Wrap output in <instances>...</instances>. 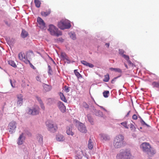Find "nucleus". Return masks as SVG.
<instances>
[{
    "label": "nucleus",
    "instance_id": "nucleus-1",
    "mask_svg": "<svg viewBox=\"0 0 159 159\" xmlns=\"http://www.w3.org/2000/svg\"><path fill=\"white\" fill-rule=\"evenodd\" d=\"M116 159H132L133 156L129 149H125L120 150L117 154Z\"/></svg>",
    "mask_w": 159,
    "mask_h": 159
},
{
    "label": "nucleus",
    "instance_id": "nucleus-2",
    "mask_svg": "<svg viewBox=\"0 0 159 159\" xmlns=\"http://www.w3.org/2000/svg\"><path fill=\"white\" fill-rule=\"evenodd\" d=\"M125 143L124 136L122 134H119L115 137L113 145L115 148H120L124 146Z\"/></svg>",
    "mask_w": 159,
    "mask_h": 159
},
{
    "label": "nucleus",
    "instance_id": "nucleus-3",
    "mask_svg": "<svg viewBox=\"0 0 159 159\" xmlns=\"http://www.w3.org/2000/svg\"><path fill=\"white\" fill-rule=\"evenodd\" d=\"M140 147L143 151L149 156H152L155 153V150L148 143H143L140 145Z\"/></svg>",
    "mask_w": 159,
    "mask_h": 159
},
{
    "label": "nucleus",
    "instance_id": "nucleus-4",
    "mask_svg": "<svg viewBox=\"0 0 159 159\" xmlns=\"http://www.w3.org/2000/svg\"><path fill=\"white\" fill-rule=\"evenodd\" d=\"M48 31L51 35L58 37L62 35L61 32L56 26L52 24H50L48 26Z\"/></svg>",
    "mask_w": 159,
    "mask_h": 159
},
{
    "label": "nucleus",
    "instance_id": "nucleus-5",
    "mask_svg": "<svg viewBox=\"0 0 159 159\" xmlns=\"http://www.w3.org/2000/svg\"><path fill=\"white\" fill-rule=\"evenodd\" d=\"M57 26L60 29L63 30L70 28L71 25L69 20L63 19L58 22Z\"/></svg>",
    "mask_w": 159,
    "mask_h": 159
},
{
    "label": "nucleus",
    "instance_id": "nucleus-6",
    "mask_svg": "<svg viewBox=\"0 0 159 159\" xmlns=\"http://www.w3.org/2000/svg\"><path fill=\"white\" fill-rule=\"evenodd\" d=\"M46 125L48 130L51 132H55L57 129V125L51 120H47Z\"/></svg>",
    "mask_w": 159,
    "mask_h": 159
},
{
    "label": "nucleus",
    "instance_id": "nucleus-7",
    "mask_svg": "<svg viewBox=\"0 0 159 159\" xmlns=\"http://www.w3.org/2000/svg\"><path fill=\"white\" fill-rule=\"evenodd\" d=\"M31 54H32V52H31L30 53ZM30 53H28L27 54V56H25V54L22 52H20L18 54V57L19 59L23 61H24L25 63L26 64H28V63H30V61L29 60V57L28 56L30 55Z\"/></svg>",
    "mask_w": 159,
    "mask_h": 159
},
{
    "label": "nucleus",
    "instance_id": "nucleus-8",
    "mask_svg": "<svg viewBox=\"0 0 159 159\" xmlns=\"http://www.w3.org/2000/svg\"><path fill=\"white\" fill-rule=\"evenodd\" d=\"M17 124L14 121H11L8 126V129L10 134H12L15 131L16 127Z\"/></svg>",
    "mask_w": 159,
    "mask_h": 159
},
{
    "label": "nucleus",
    "instance_id": "nucleus-9",
    "mask_svg": "<svg viewBox=\"0 0 159 159\" xmlns=\"http://www.w3.org/2000/svg\"><path fill=\"white\" fill-rule=\"evenodd\" d=\"M39 112V108L37 106H35L32 109L29 108L27 110L28 114L33 115L38 114Z\"/></svg>",
    "mask_w": 159,
    "mask_h": 159
},
{
    "label": "nucleus",
    "instance_id": "nucleus-10",
    "mask_svg": "<svg viewBox=\"0 0 159 159\" xmlns=\"http://www.w3.org/2000/svg\"><path fill=\"white\" fill-rule=\"evenodd\" d=\"M37 25L41 29L43 30H45V23L44 21L39 17L37 18Z\"/></svg>",
    "mask_w": 159,
    "mask_h": 159
},
{
    "label": "nucleus",
    "instance_id": "nucleus-11",
    "mask_svg": "<svg viewBox=\"0 0 159 159\" xmlns=\"http://www.w3.org/2000/svg\"><path fill=\"white\" fill-rule=\"evenodd\" d=\"M77 126L78 130L80 132L83 133H86L87 132L85 126L83 124L78 122Z\"/></svg>",
    "mask_w": 159,
    "mask_h": 159
},
{
    "label": "nucleus",
    "instance_id": "nucleus-12",
    "mask_svg": "<svg viewBox=\"0 0 159 159\" xmlns=\"http://www.w3.org/2000/svg\"><path fill=\"white\" fill-rule=\"evenodd\" d=\"M17 105L20 107L21 106L23 103V97L22 94H19L17 95Z\"/></svg>",
    "mask_w": 159,
    "mask_h": 159
},
{
    "label": "nucleus",
    "instance_id": "nucleus-13",
    "mask_svg": "<svg viewBox=\"0 0 159 159\" xmlns=\"http://www.w3.org/2000/svg\"><path fill=\"white\" fill-rule=\"evenodd\" d=\"M99 136L101 140L103 142L108 140L110 139L109 136L105 134H101Z\"/></svg>",
    "mask_w": 159,
    "mask_h": 159
},
{
    "label": "nucleus",
    "instance_id": "nucleus-14",
    "mask_svg": "<svg viewBox=\"0 0 159 159\" xmlns=\"http://www.w3.org/2000/svg\"><path fill=\"white\" fill-rule=\"evenodd\" d=\"M66 133L68 135H69L73 136L74 134V133L73 131L72 125H70L67 127Z\"/></svg>",
    "mask_w": 159,
    "mask_h": 159
},
{
    "label": "nucleus",
    "instance_id": "nucleus-15",
    "mask_svg": "<svg viewBox=\"0 0 159 159\" xmlns=\"http://www.w3.org/2000/svg\"><path fill=\"white\" fill-rule=\"evenodd\" d=\"M25 139V137L23 133H22L19 136L17 141V143L18 145L22 144Z\"/></svg>",
    "mask_w": 159,
    "mask_h": 159
},
{
    "label": "nucleus",
    "instance_id": "nucleus-16",
    "mask_svg": "<svg viewBox=\"0 0 159 159\" xmlns=\"http://www.w3.org/2000/svg\"><path fill=\"white\" fill-rule=\"evenodd\" d=\"M58 106L59 108L62 112H64L65 111L66 107L62 102H59L58 103Z\"/></svg>",
    "mask_w": 159,
    "mask_h": 159
},
{
    "label": "nucleus",
    "instance_id": "nucleus-17",
    "mask_svg": "<svg viewBox=\"0 0 159 159\" xmlns=\"http://www.w3.org/2000/svg\"><path fill=\"white\" fill-rule=\"evenodd\" d=\"M61 58L62 60L65 61L67 63H70V61L68 59V57L64 53H62L61 55Z\"/></svg>",
    "mask_w": 159,
    "mask_h": 159
},
{
    "label": "nucleus",
    "instance_id": "nucleus-18",
    "mask_svg": "<svg viewBox=\"0 0 159 159\" xmlns=\"http://www.w3.org/2000/svg\"><path fill=\"white\" fill-rule=\"evenodd\" d=\"M81 63L83 64L84 65L87 66H89L90 68H92L94 66V65L93 64L88 63L86 61L84 60L81 61Z\"/></svg>",
    "mask_w": 159,
    "mask_h": 159
},
{
    "label": "nucleus",
    "instance_id": "nucleus-19",
    "mask_svg": "<svg viewBox=\"0 0 159 159\" xmlns=\"http://www.w3.org/2000/svg\"><path fill=\"white\" fill-rule=\"evenodd\" d=\"M83 155V151L81 150L77 151L76 156L78 159H81Z\"/></svg>",
    "mask_w": 159,
    "mask_h": 159
},
{
    "label": "nucleus",
    "instance_id": "nucleus-20",
    "mask_svg": "<svg viewBox=\"0 0 159 159\" xmlns=\"http://www.w3.org/2000/svg\"><path fill=\"white\" fill-rule=\"evenodd\" d=\"M56 139L58 141H62L64 140L65 138L62 135L58 134L56 136Z\"/></svg>",
    "mask_w": 159,
    "mask_h": 159
},
{
    "label": "nucleus",
    "instance_id": "nucleus-21",
    "mask_svg": "<svg viewBox=\"0 0 159 159\" xmlns=\"http://www.w3.org/2000/svg\"><path fill=\"white\" fill-rule=\"evenodd\" d=\"M36 100L38 101L39 104H40L41 108L43 109L44 110L45 108V107L41 98L38 96H36Z\"/></svg>",
    "mask_w": 159,
    "mask_h": 159
},
{
    "label": "nucleus",
    "instance_id": "nucleus-22",
    "mask_svg": "<svg viewBox=\"0 0 159 159\" xmlns=\"http://www.w3.org/2000/svg\"><path fill=\"white\" fill-rule=\"evenodd\" d=\"M43 86L44 89L46 91H50L52 89V88L50 86L45 84H43Z\"/></svg>",
    "mask_w": 159,
    "mask_h": 159
},
{
    "label": "nucleus",
    "instance_id": "nucleus-23",
    "mask_svg": "<svg viewBox=\"0 0 159 159\" xmlns=\"http://www.w3.org/2000/svg\"><path fill=\"white\" fill-rule=\"evenodd\" d=\"M28 35V33L27 31L24 30H22L21 36L23 38H25L27 37Z\"/></svg>",
    "mask_w": 159,
    "mask_h": 159
},
{
    "label": "nucleus",
    "instance_id": "nucleus-24",
    "mask_svg": "<svg viewBox=\"0 0 159 159\" xmlns=\"http://www.w3.org/2000/svg\"><path fill=\"white\" fill-rule=\"evenodd\" d=\"M94 112L95 115L98 116L102 117L103 113L102 112L99 110H97L96 109L94 110Z\"/></svg>",
    "mask_w": 159,
    "mask_h": 159
},
{
    "label": "nucleus",
    "instance_id": "nucleus-25",
    "mask_svg": "<svg viewBox=\"0 0 159 159\" xmlns=\"http://www.w3.org/2000/svg\"><path fill=\"white\" fill-rule=\"evenodd\" d=\"M109 69L111 71H114L119 73H121L122 72L121 70L119 68H113L111 67L109 68Z\"/></svg>",
    "mask_w": 159,
    "mask_h": 159
},
{
    "label": "nucleus",
    "instance_id": "nucleus-26",
    "mask_svg": "<svg viewBox=\"0 0 159 159\" xmlns=\"http://www.w3.org/2000/svg\"><path fill=\"white\" fill-rule=\"evenodd\" d=\"M127 61L128 63L130 65H133V64L131 62V61L129 60V57L127 55H125V54L123 55L122 56Z\"/></svg>",
    "mask_w": 159,
    "mask_h": 159
},
{
    "label": "nucleus",
    "instance_id": "nucleus-27",
    "mask_svg": "<svg viewBox=\"0 0 159 159\" xmlns=\"http://www.w3.org/2000/svg\"><path fill=\"white\" fill-rule=\"evenodd\" d=\"M88 147L90 149H91L93 148V143L92 140L91 139H90L88 141Z\"/></svg>",
    "mask_w": 159,
    "mask_h": 159
},
{
    "label": "nucleus",
    "instance_id": "nucleus-28",
    "mask_svg": "<svg viewBox=\"0 0 159 159\" xmlns=\"http://www.w3.org/2000/svg\"><path fill=\"white\" fill-rule=\"evenodd\" d=\"M37 138L39 143H42L43 142V137L42 135L38 134L37 135Z\"/></svg>",
    "mask_w": 159,
    "mask_h": 159
},
{
    "label": "nucleus",
    "instance_id": "nucleus-29",
    "mask_svg": "<svg viewBox=\"0 0 159 159\" xmlns=\"http://www.w3.org/2000/svg\"><path fill=\"white\" fill-rule=\"evenodd\" d=\"M50 13V11L49 10L46 11H42L41 12V15L44 16H46L49 15Z\"/></svg>",
    "mask_w": 159,
    "mask_h": 159
},
{
    "label": "nucleus",
    "instance_id": "nucleus-30",
    "mask_svg": "<svg viewBox=\"0 0 159 159\" xmlns=\"http://www.w3.org/2000/svg\"><path fill=\"white\" fill-rule=\"evenodd\" d=\"M34 3L36 7L39 8L40 7L41 2L39 0H34Z\"/></svg>",
    "mask_w": 159,
    "mask_h": 159
},
{
    "label": "nucleus",
    "instance_id": "nucleus-31",
    "mask_svg": "<svg viewBox=\"0 0 159 159\" xmlns=\"http://www.w3.org/2000/svg\"><path fill=\"white\" fill-rule=\"evenodd\" d=\"M109 76L108 74L104 75V78L103 80L104 82H107L109 81Z\"/></svg>",
    "mask_w": 159,
    "mask_h": 159
},
{
    "label": "nucleus",
    "instance_id": "nucleus-32",
    "mask_svg": "<svg viewBox=\"0 0 159 159\" xmlns=\"http://www.w3.org/2000/svg\"><path fill=\"white\" fill-rule=\"evenodd\" d=\"M69 35L70 37L73 39L75 40L76 39V36L75 33L72 32H70L69 33Z\"/></svg>",
    "mask_w": 159,
    "mask_h": 159
},
{
    "label": "nucleus",
    "instance_id": "nucleus-33",
    "mask_svg": "<svg viewBox=\"0 0 159 159\" xmlns=\"http://www.w3.org/2000/svg\"><path fill=\"white\" fill-rule=\"evenodd\" d=\"M74 71L75 75L77 76L78 79H79L80 78H82L81 75L79 73V72L77 71L76 70H75Z\"/></svg>",
    "mask_w": 159,
    "mask_h": 159
},
{
    "label": "nucleus",
    "instance_id": "nucleus-34",
    "mask_svg": "<svg viewBox=\"0 0 159 159\" xmlns=\"http://www.w3.org/2000/svg\"><path fill=\"white\" fill-rule=\"evenodd\" d=\"M8 63L11 66H12L13 67H16V65L15 63V62L12 60H10L8 61Z\"/></svg>",
    "mask_w": 159,
    "mask_h": 159
},
{
    "label": "nucleus",
    "instance_id": "nucleus-35",
    "mask_svg": "<svg viewBox=\"0 0 159 159\" xmlns=\"http://www.w3.org/2000/svg\"><path fill=\"white\" fill-rule=\"evenodd\" d=\"M42 75H38L36 77V80L40 82H41Z\"/></svg>",
    "mask_w": 159,
    "mask_h": 159
},
{
    "label": "nucleus",
    "instance_id": "nucleus-36",
    "mask_svg": "<svg viewBox=\"0 0 159 159\" xmlns=\"http://www.w3.org/2000/svg\"><path fill=\"white\" fill-rule=\"evenodd\" d=\"M60 96L61 99L65 102H66L67 100L62 93H60Z\"/></svg>",
    "mask_w": 159,
    "mask_h": 159
},
{
    "label": "nucleus",
    "instance_id": "nucleus-37",
    "mask_svg": "<svg viewBox=\"0 0 159 159\" xmlns=\"http://www.w3.org/2000/svg\"><path fill=\"white\" fill-rule=\"evenodd\" d=\"M152 84L153 87L159 88V81L154 82L152 83Z\"/></svg>",
    "mask_w": 159,
    "mask_h": 159
},
{
    "label": "nucleus",
    "instance_id": "nucleus-38",
    "mask_svg": "<svg viewBox=\"0 0 159 159\" xmlns=\"http://www.w3.org/2000/svg\"><path fill=\"white\" fill-rule=\"evenodd\" d=\"M53 101L52 98H48L46 102L48 104H50L52 103Z\"/></svg>",
    "mask_w": 159,
    "mask_h": 159
},
{
    "label": "nucleus",
    "instance_id": "nucleus-39",
    "mask_svg": "<svg viewBox=\"0 0 159 159\" xmlns=\"http://www.w3.org/2000/svg\"><path fill=\"white\" fill-rule=\"evenodd\" d=\"M120 124L123 125L125 128L126 129H128L129 127L127 124V122L125 121L121 123Z\"/></svg>",
    "mask_w": 159,
    "mask_h": 159
},
{
    "label": "nucleus",
    "instance_id": "nucleus-40",
    "mask_svg": "<svg viewBox=\"0 0 159 159\" xmlns=\"http://www.w3.org/2000/svg\"><path fill=\"white\" fill-rule=\"evenodd\" d=\"M109 91H106L103 92V96L105 98H107L109 94Z\"/></svg>",
    "mask_w": 159,
    "mask_h": 159
},
{
    "label": "nucleus",
    "instance_id": "nucleus-41",
    "mask_svg": "<svg viewBox=\"0 0 159 159\" xmlns=\"http://www.w3.org/2000/svg\"><path fill=\"white\" fill-rule=\"evenodd\" d=\"M48 74L50 75H52V71L51 70V67H50V66L49 65H48Z\"/></svg>",
    "mask_w": 159,
    "mask_h": 159
},
{
    "label": "nucleus",
    "instance_id": "nucleus-42",
    "mask_svg": "<svg viewBox=\"0 0 159 159\" xmlns=\"http://www.w3.org/2000/svg\"><path fill=\"white\" fill-rule=\"evenodd\" d=\"M130 128L131 129V130L134 131L135 130V128L132 124H131L130 125Z\"/></svg>",
    "mask_w": 159,
    "mask_h": 159
},
{
    "label": "nucleus",
    "instance_id": "nucleus-43",
    "mask_svg": "<svg viewBox=\"0 0 159 159\" xmlns=\"http://www.w3.org/2000/svg\"><path fill=\"white\" fill-rule=\"evenodd\" d=\"M70 88L69 87H67L66 86H65L64 87V90L65 91L66 93H67V92H69V91H70Z\"/></svg>",
    "mask_w": 159,
    "mask_h": 159
},
{
    "label": "nucleus",
    "instance_id": "nucleus-44",
    "mask_svg": "<svg viewBox=\"0 0 159 159\" xmlns=\"http://www.w3.org/2000/svg\"><path fill=\"white\" fill-rule=\"evenodd\" d=\"M87 118L88 120H89V121L92 123V122H93V120L91 117L89 115H88L87 116Z\"/></svg>",
    "mask_w": 159,
    "mask_h": 159
},
{
    "label": "nucleus",
    "instance_id": "nucleus-45",
    "mask_svg": "<svg viewBox=\"0 0 159 159\" xmlns=\"http://www.w3.org/2000/svg\"><path fill=\"white\" fill-rule=\"evenodd\" d=\"M119 54L122 56L123 55H124V51L122 49H119Z\"/></svg>",
    "mask_w": 159,
    "mask_h": 159
},
{
    "label": "nucleus",
    "instance_id": "nucleus-46",
    "mask_svg": "<svg viewBox=\"0 0 159 159\" xmlns=\"http://www.w3.org/2000/svg\"><path fill=\"white\" fill-rule=\"evenodd\" d=\"M140 122L141 124L143 125H146L147 126H148V125L143 120V119H141V120L140 121Z\"/></svg>",
    "mask_w": 159,
    "mask_h": 159
},
{
    "label": "nucleus",
    "instance_id": "nucleus-47",
    "mask_svg": "<svg viewBox=\"0 0 159 159\" xmlns=\"http://www.w3.org/2000/svg\"><path fill=\"white\" fill-rule=\"evenodd\" d=\"M132 118L133 119L136 120L137 119V116L136 114H134L132 116Z\"/></svg>",
    "mask_w": 159,
    "mask_h": 159
},
{
    "label": "nucleus",
    "instance_id": "nucleus-48",
    "mask_svg": "<svg viewBox=\"0 0 159 159\" xmlns=\"http://www.w3.org/2000/svg\"><path fill=\"white\" fill-rule=\"evenodd\" d=\"M10 83H11V86L13 87V88H14L15 87V85L14 84H13V83H12V81H11V80H10Z\"/></svg>",
    "mask_w": 159,
    "mask_h": 159
},
{
    "label": "nucleus",
    "instance_id": "nucleus-49",
    "mask_svg": "<svg viewBox=\"0 0 159 159\" xmlns=\"http://www.w3.org/2000/svg\"><path fill=\"white\" fill-rule=\"evenodd\" d=\"M120 76H118V77H115V78H114L111 81V82L112 83H113V82L115 81V80H116V79H117Z\"/></svg>",
    "mask_w": 159,
    "mask_h": 159
},
{
    "label": "nucleus",
    "instance_id": "nucleus-50",
    "mask_svg": "<svg viewBox=\"0 0 159 159\" xmlns=\"http://www.w3.org/2000/svg\"><path fill=\"white\" fill-rule=\"evenodd\" d=\"M58 40L59 42H63L64 39L61 38H59L58 39Z\"/></svg>",
    "mask_w": 159,
    "mask_h": 159
},
{
    "label": "nucleus",
    "instance_id": "nucleus-51",
    "mask_svg": "<svg viewBox=\"0 0 159 159\" xmlns=\"http://www.w3.org/2000/svg\"><path fill=\"white\" fill-rule=\"evenodd\" d=\"M101 109H102L104 111H107L106 109L105 108H104L103 107L98 106Z\"/></svg>",
    "mask_w": 159,
    "mask_h": 159
},
{
    "label": "nucleus",
    "instance_id": "nucleus-52",
    "mask_svg": "<svg viewBox=\"0 0 159 159\" xmlns=\"http://www.w3.org/2000/svg\"><path fill=\"white\" fill-rule=\"evenodd\" d=\"M84 105H85V107L86 108H88V105L85 103H84Z\"/></svg>",
    "mask_w": 159,
    "mask_h": 159
},
{
    "label": "nucleus",
    "instance_id": "nucleus-53",
    "mask_svg": "<svg viewBox=\"0 0 159 159\" xmlns=\"http://www.w3.org/2000/svg\"><path fill=\"white\" fill-rule=\"evenodd\" d=\"M105 45L107 47V48L109 47V43H106Z\"/></svg>",
    "mask_w": 159,
    "mask_h": 159
},
{
    "label": "nucleus",
    "instance_id": "nucleus-54",
    "mask_svg": "<svg viewBox=\"0 0 159 159\" xmlns=\"http://www.w3.org/2000/svg\"><path fill=\"white\" fill-rule=\"evenodd\" d=\"M31 67L33 68L34 69H35V67L32 64L31 65Z\"/></svg>",
    "mask_w": 159,
    "mask_h": 159
},
{
    "label": "nucleus",
    "instance_id": "nucleus-55",
    "mask_svg": "<svg viewBox=\"0 0 159 159\" xmlns=\"http://www.w3.org/2000/svg\"><path fill=\"white\" fill-rule=\"evenodd\" d=\"M130 112V111H129L127 113V115H126V116H128L129 115Z\"/></svg>",
    "mask_w": 159,
    "mask_h": 159
},
{
    "label": "nucleus",
    "instance_id": "nucleus-56",
    "mask_svg": "<svg viewBox=\"0 0 159 159\" xmlns=\"http://www.w3.org/2000/svg\"><path fill=\"white\" fill-rule=\"evenodd\" d=\"M125 67L127 68H128V66H127V65L125 64Z\"/></svg>",
    "mask_w": 159,
    "mask_h": 159
},
{
    "label": "nucleus",
    "instance_id": "nucleus-57",
    "mask_svg": "<svg viewBox=\"0 0 159 159\" xmlns=\"http://www.w3.org/2000/svg\"><path fill=\"white\" fill-rule=\"evenodd\" d=\"M25 159H28V158L27 157L26 159H25Z\"/></svg>",
    "mask_w": 159,
    "mask_h": 159
},
{
    "label": "nucleus",
    "instance_id": "nucleus-58",
    "mask_svg": "<svg viewBox=\"0 0 159 159\" xmlns=\"http://www.w3.org/2000/svg\"><path fill=\"white\" fill-rule=\"evenodd\" d=\"M139 117L141 119V118L140 117Z\"/></svg>",
    "mask_w": 159,
    "mask_h": 159
}]
</instances>
